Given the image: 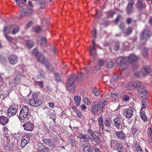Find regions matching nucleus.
Instances as JSON below:
<instances>
[{
  "mask_svg": "<svg viewBox=\"0 0 152 152\" xmlns=\"http://www.w3.org/2000/svg\"><path fill=\"white\" fill-rule=\"evenodd\" d=\"M84 70L85 71V72H82L77 76L74 75L68 80L66 86L67 90L69 92H73L75 88V81L77 80L78 79H80L83 78L85 75L87 74L90 71V69L86 68Z\"/></svg>",
  "mask_w": 152,
  "mask_h": 152,
  "instance_id": "obj_1",
  "label": "nucleus"
},
{
  "mask_svg": "<svg viewBox=\"0 0 152 152\" xmlns=\"http://www.w3.org/2000/svg\"><path fill=\"white\" fill-rule=\"evenodd\" d=\"M28 107L26 106H23L20 112L18 118L20 120H23L27 118L28 119L30 117V113H29Z\"/></svg>",
  "mask_w": 152,
  "mask_h": 152,
  "instance_id": "obj_2",
  "label": "nucleus"
},
{
  "mask_svg": "<svg viewBox=\"0 0 152 152\" xmlns=\"http://www.w3.org/2000/svg\"><path fill=\"white\" fill-rule=\"evenodd\" d=\"M105 106V102L103 101H101L94 104L91 108V111L94 114H97L99 112L102 110V112L103 109Z\"/></svg>",
  "mask_w": 152,
  "mask_h": 152,
  "instance_id": "obj_3",
  "label": "nucleus"
},
{
  "mask_svg": "<svg viewBox=\"0 0 152 152\" xmlns=\"http://www.w3.org/2000/svg\"><path fill=\"white\" fill-rule=\"evenodd\" d=\"M116 62L120 68L122 69H125L128 65L126 57H119L117 59Z\"/></svg>",
  "mask_w": 152,
  "mask_h": 152,
  "instance_id": "obj_4",
  "label": "nucleus"
},
{
  "mask_svg": "<svg viewBox=\"0 0 152 152\" xmlns=\"http://www.w3.org/2000/svg\"><path fill=\"white\" fill-rule=\"evenodd\" d=\"M18 107L17 105L12 104L9 107L7 110V116L10 117L15 115L17 111Z\"/></svg>",
  "mask_w": 152,
  "mask_h": 152,
  "instance_id": "obj_5",
  "label": "nucleus"
},
{
  "mask_svg": "<svg viewBox=\"0 0 152 152\" xmlns=\"http://www.w3.org/2000/svg\"><path fill=\"white\" fill-rule=\"evenodd\" d=\"M139 95L144 99H146L148 97V93L147 90L143 86H141L138 89Z\"/></svg>",
  "mask_w": 152,
  "mask_h": 152,
  "instance_id": "obj_6",
  "label": "nucleus"
},
{
  "mask_svg": "<svg viewBox=\"0 0 152 152\" xmlns=\"http://www.w3.org/2000/svg\"><path fill=\"white\" fill-rule=\"evenodd\" d=\"M29 103L32 106L38 107L42 104V101L38 98H32L29 100Z\"/></svg>",
  "mask_w": 152,
  "mask_h": 152,
  "instance_id": "obj_7",
  "label": "nucleus"
},
{
  "mask_svg": "<svg viewBox=\"0 0 152 152\" xmlns=\"http://www.w3.org/2000/svg\"><path fill=\"white\" fill-rule=\"evenodd\" d=\"M151 35V34L150 31L148 30H145L141 33L140 38L141 39H147L149 38Z\"/></svg>",
  "mask_w": 152,
  "mask_h": 152,
  "instance_id": "obj_8",
  "label": "nucleus"
},
{
  "mask_svg": "<svg viewBox=\"0 0 152 152\" xmlns=\"http://www.w3.org/2000/svg\"><path fill=\"white\" fill-rule=\"evenodd\" d=\"M24 130L29 131H32L34 129V125L31 122L25 123L23 125Z\"/></svg>",
  "mask_w": 152,
  "mask_h": 152,
  "instance_id": "obj_9",
  "label": "nucleus"
},
{
  "mask_svg": "<svg viewBox=\"0 0 152 152\" xmlns=\"http://www.w3.org/2000/svg\"><path fill=\"white\" fill-rule=\"evenodd\" d=\"M134 1H129L126 8L127 14L129 15L134 12L133 5Z\"/></svg>",
  "mask_w": 152,
  "mask_h": 152,
  "instance_id": "obj_10",
  "label": "nucleus"
},
{
  "mask_svg": "<svg viewBox=\"0 0 152 152\" xmlns=\"http://www.w3.org/2000/svg\"><path fill=\"white\" fill-rule=\"evenodd\" d=\"M93 46H90V49L89 50L90 55L92 57H94L96 54V49L95 48L96 44L94 40H93L92 41Z\"/></svg>",
  "mask_w": 152,
  "mask_h": 152,
  "instance_id": "obj_11",
  "label": "nucleus"
},
{
  "mask_svg": "<svg viewBox=\"0 0 152 152\" xmlns=\"http://www.w3.org/2000/svg\"><path fill=\"white\" fill-rule=\"evenodd\" d=\"M30 137L25 135L22 138L21 140V146L22 148H23L29 142Z\"/></svg>",
  "mask_w": 152,
  "mask_h": 152,
  "instance_id": "obj_12",
  "label": "nucleus"
},
{
  "mask_svg": "<svg viewBox=\"0 0 152 152\" xmlns=\"http://www.w3.org/2000/svg\"><path fill=\"white\" fill-rule=\"evenodd\" d=\"M126 59L128 63H130L132 64L135 63L138 59L137 57L134 54H131L127 57Z\"/></svg>",
  "mask_w": 152,
  "mask_h": 152,
  "instance_id": "obj_13",
  "label": "nucleus"
},
{
  "mask_svg": "<svg viewBox=\"0 0 152 152\" xmlns=\"http://www.w3.org/2000/svg\"><path fill=\"white\" fill-rule=\"evenodd\" d=\"M151 70L150 68L148 66H145L142 69L140 72V73L142 76H145L149 74L151 72Z\"/></svg>",
  "mask_w": 152,
  "mask_h": 152,
  "instance_id": "obj_14",
  "label": "nucleus"
},
{
  "mask_svg": "<svg viewBox=\"0 0 152 152\" xmlns=\"http://www.w3.org/2000/svg\"><path fill=\"white\" fill-rule=\"evenodd\" d=\"M133 113V109L132 107H130L124 110V113L126 118H131Z\"/></svg>",
  "mask_w": 152,
  "mask_h": 152,
  "instance_id": "obj_15",
  "label": "nucleus"
},
{
  "mask_svg": "<svg viewBox=\"0 0 152 152\" xmlns=\"http://www.w3.org/2000/svg\"><path fill=\"white\" fill-rule=\"evenodd\" d=\"M38 149L42 152H48L50 151V149L48 147L45 146L41 143L38 144Z\"/></svg>",
  "mask_w": 152,
  "mask_h": 152,
  "instance_id": "obj_16",
  "label": "nucleus"
},
{
  "mask_svg": "<svg viewBox=\"0 0 152 152\" xmlns=\"http://www.w3.org/2000/svg\"><path fill=\"white\" fill-rule=\"evenodd\" d=\"M146 5L143 2V0H140L137 3V7L139 10L145 9L146 7Z\"/></svg>",
  "mask_w": 152,
  "mask_h": 152,
  "instance_id": "obj_17",
  "label": "nucleus"
},
{
  "mask_svg": "<svg viewBox=\"0 0 152 152\" xmlns=\"http://www.w3.org/2000/svg\"><path fill=\"white\" fill-rule=\"evenodd\" d=\"M8 60L10 64L14 65L18 62L17 57L15 55H11L8 57Z\"/></svg>",
  "mask_w": 152,
  "mask_h": 152,
  "instance_id": "obj_18",
  "label": "nucleus"
},
{
  "mask_svg": "<svg viewBox=\"0 0 152 152\" xmlns=\"http://www.w3.org/2000/svg\"><path fill=\"white\" fill-rule=\"evenodd\" d=\"M37 61L40 63H42L43 64H45V62L48 61L46 59L44 56L42 55L40 53L39 54V55L36 57Z\"/></svg>",
  "mask_w": 152,
  "mask_h": 152,
  "instance_id": "obj_19",
  "label": "nucleus"
},
{
  "mask_svg": "<svg viewBox=\"0 0 152 152\" xmlns=\"http://www.w3.org/2000/svg\"><path fill=\"white\" fill-rule=\"evenodd\" d=\"M46 69L50 72H52L54 70V69L52 65L50 64L49 61L45 62L44 64Z\"/></svg>",
  "mask_w": 152,
  "mask_h": 152,
  "instance_id": "obj_20",
  "label": "nucleus"
},
{
  "mask_svg": "<svg viewBox=\"0 0 152 152\" xmlns=\"http://www.w3.org/2000/svg\"><path fill=\"white\" fill-rule=\"evenodd\" d=\"M42 141L46 145H48L50 147H53V146L54 144L49 139L44 138Z\"/></svg>",
  "mask_w": 152,
  "mask_h": 152,
  "instance_id": "obj_21",
  "label": "nucleus"
},
{
  "mask_svg": "<svg viewBox=\"0 0 152 152\" xmlns=\"http://www.w3.org/2000/svg\"><path fill=\"white\" fill-rule=\"evenodd\" d=\"M113 121L115 127L119 129L121 125V121L120 119L118 118H116L114 119Z\"/></svg>",
  "mask_w": 152,
  "mask_h": 152,
  "instance_id": "obj_22",
  "label": "nucleus"
},
{
  "mask_svg": "<svg viewBox=\"0 0 152 152\" xmlns=\"http://www.w3.org/2000/svg\"><path fill=\"white\" fill-rule=\"evenodd\" d=\"M8 121V119L7 117L4 116H0V123L2 125H4L7 123Z\"/></svg>",
  "mask_w": 152,
  "mask_h": 152,
  "instance_id": "obj_23",
  "label": "nucleus"
},
{
  "mask_svg": "<svg viewBox=\"0 0 152 152\" xmlns=\"http://www.w3.org/2000/svg\"><path fill=\"white\" fill-rule=\"evenodd\" d=\"M37 41L41 45L45 44L46 42V38L42 36H39L37 37Z\"/></svg>",
  "mask_w": 152,
  "mask_h": 152,
  "instance_id": "obj_24",
  "label": "nucleus"
},
{
  "mask_svg": "<svg viewBox=\"0 0 152 152\" xmlns=\"http://www.w3.org/2000/svg\"><path fill=\"white\" fill-rule=\"evenodd\" d=\"M116 135L120 139L123 140L125 137V134L121 131H117L115 132Z\"/></svg>",
  "mask_w": 152,
  "mask_h": 152,
  "instance_id": "obj_25",
  "label": "nucleus"
},
{
  "mask_svg": "<svg viewBox=\"0 0 152 152\" xmlns=\"http://www.w3.org/2000/svg\"><path fill=\"white\" fill-rule=\"evenodd\" d=\"M141 84V83L140 82L138 81H136L131 83L130 85L131 86L134 88H139L141 87L140 86Z\"/></svg>",
  "mask_w": 152,
  "mask_h": 152,
  "instance_id": "obj_26",
  "label": "nucleus"
},
{
  "mask_svg": "<svg viewBox=\"0 0 152 152\" xmlns=\"http://www.w3.org/2000/svg\"><path fill=\"white\" fill-rule=\"evenodd\" d=\"M23 70L22 68H20L18 70V73L19 75H18L16 77L14 78L15 81H17L18 80H19L20 79V77L19 76L23 75Z\"/></svg>",
  "mask_w": 152,
  "mask_h": 152,
  "instance_id": "obj_27",
  "label": "nucleus"
},
{
  "mask_svg": "<svg viewBox=\"0 0 152 152\" xmlns=\"http://www.w3.org/2000/svg\"><path fill=\"white\" fill-rule=\"evenodd\" d=\"M98 122L100 128H102V129H103L104 128V125L103 124V118L102 117H100L98 119Z\"/></svg>",
  "mask_w": 152,
  "mask_h": 152,
  "instance_id": "obj_28",
  "label": "nucleus"
},
{
  "mask_svg": "<svg viewBox=\"0 0 152 152\" xmlns=\"http://www.w3.org/2000/svg\"><path fill=\"white\" fill-rule=\"evenodd\" d=\"M81 98L80 96H77L75 97L74 100L77 106L80 105V104Z\"/></svg>",
  "mask_w": 152,
  "mask_h": 152,
  "instance_id": "obj_29",
  "label": "nucleus"
},
{
  "mask_svg": "<svg viewBox=\"0 0 152 152\" xmlns=\"http://www.w3.org/2000/svg\"><path fill=\"white\" fill-rule=\"evenodd\" d=\"M83 152H93V150L90 145H86L84 148Z\"/></svg>",
  "mask_w": 152,
  "mask_h": 152,
  "instance_id": "obj_30",
  "label": "nucleus"
},
{
  "mask_svg": "<svg viewBox=\"0 0 152 152\" xmlns=\"http://www.w3.org/2000/svg\"><path fill=\"white\" fill-rule=\"evenodd\" d=\"M9 33H5V34L4 35L5 37L9 41L11 42V44L13 42H15L16 41V40L14 39L12 37L8 36L7 35Z\"/></svg>",
  "mask_w": 152,
  "mask_h": 152,
  "instance_id": "obj_31",
  "label": "nucleus"
},
{
  "mask_svg": "<svg viewBox=\"0 0 152 152\" xmlns=\"http://www.w3.org/2000/svg\"><path fill=\"white\" fill-rule=\"evenodd\" d=\"M79 138L83 139L85 142H88L89 141L88 138L87 137V135L85 134L83 135L82 134H79Z\"/></svg>",
  "mask_w": 152,
  "mask_h": 152,
  "instance_id": "obj_32",
  "label": "nucleus"
},
{
  "mask_svg": "<svg viewBox=\"0 0 152 152\" xmlns=\"http://www.w3.org/2000/svg\"><path fill=\"white\" fill-rule=\"evenodd\" d=\"M34 43L31 40H28L26 42V45L28 48H31L33 46Z\"/></svg>",
  "mask_w": 152,
  "mask_h": 152,
  "instance_id": "obj_33",
  "label": "nucleus"
},
{
  "mask_svg": "<svg viewBox=\"0 0 152 152\" xmlns=\"http://www.w3.org/2000/svg\"><path fill=\"white\" fill-rule=\"evenodd\" d=\"M104 124L106 126L109 127L111 125V122L107 118H106L104 120Z\"/></svg>",
  "mask_w": 152,
  "mask_h": 152,
  "instance_id": "obj_34",
  "label": "nucleus"
},
{
  "mask_svg": "<svg viewBox=\"0 0 152 152\" xmlns=\"http://www.w3.org/2000/svg\"><path fill=\"white\" fill-rule=\"evenodd\" d=\"M120 47V43L118 42H115L114 46V49L116 51H118L119 50Z\"/></svg>",
  "mask_w": 152,
  "mask_h": 152,
  "instance_id": "obj_35",
  "label": "nucleus"
},
{
  "mask_svg": "<svg viewBox=\"0 0 152 152\" xmlns=\"http://www.w3.org/2000/svg\"><path fill=\"white\" fill-rule=\"evenodd\" d=\"M149 50L148 48H144L142 51V54L143 56L146 57L148 55V52Z\"/></svg>",
  "mask_w": 152,
  "mask_h": 152,
  "instance_id": "obj_36",
  "label": "nucleus"
},
{
  "mask_svg": "<svg viewBox=\"0 0 152 152\" xmlns=\"http://www.w3.org/2000/svg\"><path fill=\"white\" fill-rule=\"evenodd\" d=\"M140 115L144 121H147V120L146 115L144 112L143 111L140 114Z\"/></svg>",
  "mask_w": 152,
  "mask_h": 152,
  "instance_id": "obj_37",
  "label": "nucleus"
},
{
  "mask_svg": "<svg viewBox=\"0 0 152 152\" xmlns=\"http://www.w3.org/2000/svg\"><path fill=\"white\" fill-rule=\"evenodd\" d=\"M55 80L57 82H59L61 81V77L60 75L58 73H56L54 74Z\"/></svg>",
  "mask_w": 152,
  "mask_h": 152,
  "instance_id": "obj_38",
  "label": "nucleus"
},
{
  "mask_svg": "<svg viewBox=\"0 0 152 152\" xmlns=\"http://www.w3.org/2000/svg\"><path fill=\"white\" fill-rule=\"evenodd\" d=\"M117 148L119 152H123L124 150V147L121 144L119 145Z\"/></svg>",
  "mask_w": 152,
  "mask_h": 152,
  "instance_id": "obj_39",
  "label": "nucleus"
},
{
  "mask_svg": "<svg viewBox=\"0 0 152 152\" xmlns=\"http://www.w3.org/2000/svg\"><path fill=\"white\" fill-rule=\"evenodd\" d=\"M93 93L95 96H98L100 95L99 91L96 88H93Z\"/></svg>",
  "mask_w": 152,
  "mask_h": 152,
  "instance_id": "obj_40",
  "label": "nucleus"
},
{
  "mask_svg": "<svg viewBox=\"0 0 152 152\" xmlns=\"http://www.w3.org/2000/svg\"><path fill=\"white\" fill-rule=\"evenodd\" d=\"M107 65L108 69H110L113 67V61L111 60H110L107 62Z\"/></svg>",
  "mask_w": 152,
  "mask_h": 152,
  "instance_id": "obj_41",
  "label": "nucleus"
},
{
  "mask_svg": "<svg viewBox=\"0 0 152 152\" xmlns=\"http://www.w3.org/2000/svg\"><path fill=\"white\" fill-rule=\"evenodd\" d=\"M110 96L112 99L115 100H116L118 97V95L116 93H113L111 94Z\"/></svg>",
  "mask_w": 152,
  "mask_h": 152,
  "instance_id": "obj_42",
  "label": "nucleus"
},
{
  "mask_svg": "<svg viewBox=\"0 0 152 152\" xmlns=\"http://www.w3.org/2000/svg\"><path fill=\"white\" fill-rule=\"evenodd\" d=\"M137 147H135L137 152H143V151L141 147L139 145H137Z\"/></svg>",
  "mask_w": 152,
  "mask_h": 152,
  "instance_id": "obj_43",
  "label": "nucleus"
},
{
  "mask_svg": "<svg viewBox=\"0 0 152 152\" xmlns=\"http://www.w3.org/2000/svg\"><path fill=\"white\" fill-rule=\"evenodd\" d=\"M116 141L114 140H112L110 141V145L111 148H114L115 146Z\"/></svg>",
  "mask_w": 152,
  "mask_h": 152,
  "instance_id": "obj_44",
  "label": "nucleus"
},
{
  "mask_svg": "<svg viewBox=\"0 0 152 152\" xmlns=\"http://www.w3.org/2000/svg\"><path fill=\"white\" fill-rule=\"evenodd\" d=\"M35 84L41 88L44 87V85L42 81H37L35 82Z\"/></svg>",
  "mask_w": 152,
  "mask_h": 152,
  "instance_id": "obj_45",
  "label": "nucleus"
},
{
  "mask_svg": "<svg viewBox=\"0 0 152 152\" xmlns=\"http://www.w3.org/2000/svg\"><path fill=\"white\" fill-rule=\"evenodd\" d=\"M34 31L36 33L39 32L41 30V28L39 26H35L34 27Z\"/></svg>",
  "mask_w": 152,
  "mask_h": 152,
  "instance_id": "obj_46",
  "label": "nucleus"
},
{
  "mask_svg": "<svg viewBox=\"0 0 152 152\" xmlns=\"http://www.w3.org/2000/svg\"><path fill=\"white\" fill-rule=\"evenodd\" d=\"M19 30V28L18 27H16L13 28L12 30V33L14 34L18 32Z\"/></svg>",
  "mask_w": 152,
  "mask_h": 152,
  "instance_id": "obj_47",
  "label": "nucleus"
},
{
  "mask_svg": "<svg viewBox=\"0 0 152 152\" xmlns=\"http://www.w3.org/2000/svg\"><path fill=\"white\" fill-rule=\"evenodd\" d=\"M48 114L50 117V118H52L53 120H54L56 119V116L53 113H51L50 112H49L48 113Z\"/></svg>",
  "mask_w": 152,
  "mask_h": 152,
  "instance_id": "obj_48",
  "label": "nucleus"
},
{
  "mask_svg": "<svg viewBox=\"0 0 152 152\" xmlns=\"http://www.w3.org/2000/svg\"><path fill=\"white\" fill-rule=\"evenodd\" d=\"M105 62V61H104L103 60L100 59L98 61V65L99 66H102L104 65Z\"/></svg>",
  "mask_w": 152,
  "mask_h": 152,
  "instance_id": "obj_49",
  "label": "nucleus"
},
{
  "mask_svg": "<svg viewBox=\"0 0 152 152\" xmlns=\"http://www.w3.org/2000/svg\"><path fill=\"white\" fill-rule=\"evenodd\" d=\"M69 143L72 145H74L75 144L76 142L73 139L70 138L69 140Z\"/></svg>",
  "mask_w": 152,
  "mask_h": 152,
  "instance_id": "obj_50",
  "label": "nucleus"
},
{
  "mask_svg": "<svg viewBox=\"0 0 152 152\" xmlns=\"http://www.w3.org/2000/svg\"><path fill=\"white\" fill-rule=\"evenodd\" d=\"M92 138L93 139L92 140H94L96 142H98L99 140V137L96 135H94Z\"/></svg>",
  "mask_w": 152,
  "mask_h": 152,
  "instance_id": "obj_51",
  "label": "nucleus"
},
{
  "mask_svg": "<svg viewBox=\"0 0 152 152\" xmlns=\"http://www.w3.org/2000/svg\"><path fill=\"white\" fill-rule=\"evenodd\" d=\"M17 42V41L16 40V42H14L12 43L11 45L12 47L14 49H18V47L16 45V43Z\"/></svg>",
  "mask_w": 152,
  "mask_h": 152,
  "instance_id": "obj_52",
  "label": "nucleus"
},
{
  "mask_svg": "<svg viewBox=\"0 0 152 152\" xmlns=\"http://www.w3.org/2000/svg\"><path fill=\"white\" fill-rule=\"evenodd\" d=\"M132 31V28L130 27H129L127 29V31L126 33L127 35H129L131 33Z\"/></svg>",
  "mask_w": 152,
  "mask_h": 152,
  "instance_id": "obj_53",
  "label": "nucleus"
},
{
  "mask_svg": "<svg viewBox=\"0 0 152 152\" xmlns=\"http://www.w3.org/2000/svg\"><path fill=\"white\" fill-rule=\"evenodd\" d=\"M89 134V135L90 136H91L92 137H94V133L93 132L92 130L91 129H88L87 130Z\"/></svg>",
  "mask_w": 152,
  "mask_h": 152,
  "instance_id": "obj_54",
  "label": "nucleus"
},
{
  "mask_svg": "<svg viewBox=\"0 0 152 152\" xmlns=\"http://www.w3.org/2000/svg\"><path fill=\"white\" fill-rule=\"evenodd\" d=\"M33 53L34 55L36 56V57L39 55V54H40V53L38 52L37 50L36 49H35L34 50Z\"/></svg>",
  "mask_w": 152,
  "mask_h": 152,
  "instance_id": "obj_55",
  "label": "nucleus"
},
{
  "mask_svg": "<svg viewBox=\"0 0 152 152\" xmlns=\"http://www.w3.org/2000/svg\"><path fill=\"white\" fill-rule=\"evenodd\" d=\"M115 14V12L113 11H111L108 13L107 17H108L112 18L113 17Z\"/></svg>",
  "mask_w": 152,
  "mask_h": 152,
  "instance_id": "obj_56",
  "label": "nucleus"
},
{
  "mask_svg": "<svg viewBox=\"0 0 152 152\" xmlns=\"http://www.w3.org/2000/svg\"><path fill=\"white\" fill-rule=\"evenodd\" d=\"M123 99L125 101H128L129 99V97L128 95H125L123 96Z\"/></svg>",
  "mask_w": 152,
  "mask_h": 152,
  "instance_id": "obj_57",
  "label": "nucleus"
},
{
  "mask_svg": "<svg viewBox=\"0 0 152 152\" xmlns=\"http://www.w3.org/2000/svg\"><path fill=\"white\" fill-rule=\"evenodd\" d=\"M142 107L141 109L142 110L143 108H146L147 106V104L145 101H142Z\"/></svg>",
  "mask_w": 152,
  "mask_h": 152,
  "instance_id": "obj_58",
  "label": "nucleus"
},
{
  "mask_svg": "<svg viewBox=\"0 0 152 152\" xmlns=\"http://www.w3.org/2000/svg\"><path fill=\"white\" fill-rule=\"evenodd\" d=\"M97 35V31L96 29L94 28L93 30V37L96 38V37Z\"/></svg>",
  "mask_w": 152,
  "mask_h": 152,
  "instance_id": "obj_59",
  "label": "nucleus"
},
{
  "mask_svg": "<svg viewBox=\"0 0 152 152\" xmlns=\"http://www.w3.org/2000/svg\"><path fill=\"white\" fill-rule=\"evenodd\" d=\"M120 29L122 31H124L125 28L124 25V23H121L119 25Z\"/></svg>",
  "mask_w": 152,
  "mask_h": 152,
  "instance_id": "obj_60",
  "label": "nucleus"
},
{
  "mask_svg": "<svg viewBox=\"0 0 152 152\" xmlns=\"http://www.w3.org/2000/svg\"><path fill=\"white\" fill-rule=\"evenodd\" d=\"M132 19L130 18H127L126 19V23L129 24L132 23Z\"/></svg>",
  "mask_w": 152,
  "mask_h": 152,
  "instance_id": "obj_61",
  "label": "nucleus"
},
{
  "mask_svg": "<svg viewBox=\"0 0 152 152\" xmlns=\"http://www.w3.org/2000/svg\"><path fill=\"white\" fill-rule=\"evenodd\" d=\"M27 11L25 10H23L21 13V16H28V15L27 14Z\"/></svg>",
  "mask_w": 152,
  "mask_h": 152,
  "instance_id": "obj_62",
  "label": "nucleus"
},
{
  "mask_svg": "<svg viewBox=\"0 0 152 152\" xmlns=\"http://www.w3.org/2000/svg\"><path fill=\"white\" fill-rule=\"evenodd\" d=\"M84 101L87 104H89L90 103V102L87 98H85L84 99Z\"/></svg>",
  "mask_w": 152,
  "mask_h": 152,
  "instance_id": "obj_63",
  "label": "nucleus"
},
{
  "mask_svg": "<svg viewBox=\"0 0 152 152\" xmlns=\"http://www.w3.org/2000/svg\"><path fill=\"white\" fill-rule=\"evenodd\" d=\"M148 132L150 136H152V129L151 128H149L148 129Z\"/></svg>",
  "mask_w": 152,
  "mask_h": 152,
  "instance_id": "obj_64",
  "label": "nucleus"
}]
</instances>
